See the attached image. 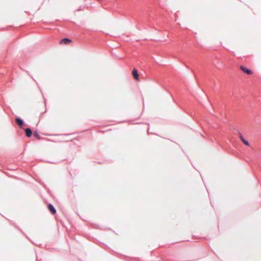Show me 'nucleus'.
I'll return each instance as SVG.
<instances>
[{"label":"nucleus","instance_id":"obj_1","mask_svg":"<svg viewBox=\"0 0 261 261\" xmlns=\"http://www.w3.org/2000/svg\"><path fill=\"white\" fill-rule=\"evenodd\" d=\"M240 70H241L243 72L247 74V75H251L253 74V72L252 70L248 69L247 67L240 65L239 67Z\"/></svg>","mask_w":261,"mask_h":261},{"label":"nucleus","instance_id":"obj_2","mask_svg":"<svg viewBox=\"0 0 261 261\" xmlns=\"http://www.w3.org/2000/svg\"><path fill=\"white\" fill-rule=\"evenodd\" d=\"M132 74L133 75L134 78L135 80H136L137 81H139V74L138 73V71L136 69H134L132 71Z\"/></svg>","mask_w":261,"mask_h":261},{"label":"nucleus","instance_id":"obj_3","mask_svg":"<svg viewBox=\"0 0 261 261\" xmlns=\"http://www.w3.org/2000/svg\"><path fill=\"white\" fill-rule=\"evenodd\" d=\"M71 42V40L68 38H64L60 41V44H69Z\"/></svg>","mask_w":261,"mask_h":261},{"label":"nucleus","instance_id":"obj_4","mask_svg":"<svg viewBox=\"0 0 261 261\" xmlns=\"http://www.w3.org/2000/svg\"><path fill=\"white\" fill-rule=\"evenodd\" d=\"M239 138L245 145L247 146H249V142L244 138V137H243L241 133H239Z\"/></svg>","mask_w":261,"mask_h":261},{"label":"nucleus","instance_id":"obj_5","mask_svg":"<svg viewBox=\"0 0 261 261\" xmlns=\"http://www.w3.org/2000/svg\"><path fill=\"white\" fill-rule=\"evenodd\" d=\"M48 208L52 214H55L56 213V211L54 207L51 204H49L48 205Z\"/></svg>","mask_w":261,"mask_h":261},{"label":"nucleus","instance_id":"obj_6","mask_svg":"<svg viewBox=\"0 0 261 261\" xmlns=\"http://www.w3.org/2000/svg\"><path fill=\"white\" fill-rule=\"evenodd\" d=\"M26 136L28 137H30L31 136L32 134V132L30 128H26L25 130Z\"/></svg>","mask_w":261,"mask_h":261},{"label":"nucleus","instance_id":"obj_7","mask_svg":"<svg viewBox=\"0 0 261 261\" xmlns=\"http://www.w3.org/2000/svg\"><path fill=\"white\" fill-rule=\"evenodd\" d=\"M16 122L19 126H22L23 124V120L19 118H16Z\"/></svg>","mask_w":261,"mask_h":261},{"label":"nucleus","instance_id":"obj_8","mask_svg":"<svg viewBox=\"0 0 261 261\" xmlns=\"http://www.w3.org/2000/svg\"><path fill=\"white\" fill-rule=\"evenodd\" d=\"M41 111L40 112L41 114H43V113H45L46 112V108L44 106H42L41 108Z\"/></svg>","mask_w":261,"mask_h":261}]
</instances>
